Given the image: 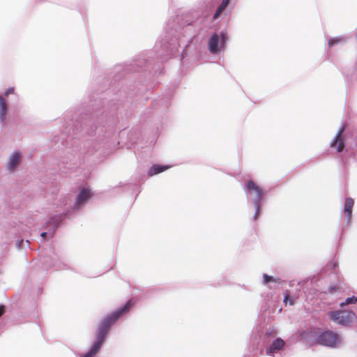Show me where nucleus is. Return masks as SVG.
<instances>
[{
  "label": "nucleus",
  "instance_id": "nucleus-7",
  "mask_svg": "<svg viewBox=\"0 0 357 357\" xmlns=\"http://www.w3.org/2000/svg\"><path fill=\"white\" fill-rule=\"evenodd\" d=\"M228 40L225 31H221L220 34L213 33L208 40V49L212 54H218L225 50Z\"/></svg>",
  "mask_w": 357,
  "mask_h": 357
},
{
  "label": "nucleus",
  "instance_id": "nucleus-23",
  "mask_svg": "<svg viewBox=\"0 0 357 357\" xmlns=\"http://www.w3.org/2000/svg\"><path fill=\"white\" fill-rule=\"evenodd\" d=\"M15 92L14 87H10L7 90L5 91L3 96L8 97L10 94H13Z\"/></svg>",
  "mask_w": 357,
  "mask_h": 357
},
{
  "label": "nucleus",
  "instance_id": "nucleus-8",
  "mask_svg": "<svg viewBox=\"0 0 357 357\" xmlns=\"http://www.w3.org/2000/svg\"><path fill=\"white\" fill-rule=\"evenodd\" d=\"M330 319L343 326H350L356 319V315L352 310H337L328 313Z\"/></svg>",
  "mask_w": 357,
  "mask_h": 357
},
{
  "label": "nucleus",
  "instance_id": "nucleus-10",
  "mask_svg": "<svg viewBox=\"0 0 357 357\" xmlns=\"http://www.w3.org/2000/svg\"><path fill=\"white\" fill-rule=\"evenodd\" d=\"M285 280L280 278L269 275L266 273L262 275L261 283L269 289H278L285 284Z\"/></svg>",
  "mask_w": 357,
  "mask_h": 357
},
{
  "label": "nucleus",
  "instance_id": "nucleus-17",
  "mask_svg": "<svg viewBox=\"0 0 357 357\" xmlns=\"http://www.w3.org/2000/svg\"><path fill=\"white\" fill-rule=\"evenodd\" d=\"M347 42V38L343 36H339L336 37L331 38L328 42V45L329 47H332L339 43H345Z\"/></svg>",
  "mask_w": 357,
  "mask_h": 357
},
{
  "label": "nucleus",
  "instance_id": "nucleus-2",
  "mask_svg": "<svg viewBox=\"0 0 357 357\" xmlns=\"http://www.w3.org/2000/svg\"><path fill=\"white\" fill-rule=\"evenodd\" d=\"M134 305L132 300L128 301L123 306L103 317L98 326L96 340L90 349L81 357H94L102 346L111 327L123 316L126 314Z\"/></svg>",
  "mask_w": 357,
  "mask_h": 357
},
{
  "label": "nucleus",
  "instance_id": "nucleus-26",
  "mask_svg": "<svg viewBox=\"0 0 357 357\" xmlns=\"http://www.w3.org/2000/svg\"><path fill=\"white\" fill-rule=\"evenodd\" d=\"M4 312V306L3 305H0V317Z\"/></svg>",
  "mask_w": 357,
  "mask_h": 357
},
{
  "label": "nucleus",
  "instance_id": "nucleus-13",
  "mask_svg": "<svg viewBox=\"0 0 357 357\" xmlns=\"http://www.w3.org/2000/svg\"><path fill=\"white\" fill-rule=\"evenodd\" d=\"M354 204V201L351 197H347L345 199L344 212L347 215V225H349L351 222Z\"/></svg>",
  "mask_w": 357,
  "mask_h": 357
},
{
  "label": "nucleus",
  "instance_id": "nucleus-28",
  "mask_svg": "<svg viewBox=\"0 0 357 357\" xmlns=\"http://www.w3.org/2000/svg\"><path fill=\"white\" fill-rule=\"evenodd\" d=\"M272 333V331H270V329H268L267 331H266V334L267 335H271Z\"/></svg>",
  "mask_w": 357,
  "mask_h": 357
},
{
  "label": "nucleus",
  "instance_id": "nucleus-24",
  "mask_svg": "<svg viewBox=\"0 0 357 357\" xmlns=\"http://www.w3.org/2000/svg\"><path fill=\"white\" fill-rule=\"evenodd\" d=\"M230 0H222L221 4H222L225 6H227Z\"/></svg>",
  "mask_w": 357,
  "mask_h": 357
},
{
  "label": "nucleus",
  "instance_id": "nucleus-27",
  "mask_svg": "<svg viewBox=\"0 0 357 357\" xmlns=\"http://www.w3.org/2000/svg\"><path fill=\"white\" fill-rule=\"evenodd\" d=\"M48 266H57L58 268H59V266L56 265L55 264H51Z\"/></svg>",
  "mask_w": 357,
  "mask_h": 357
},
{
  "label": "nucleus",
  "instance_id": "nucleus-19",
  "mask_svg": "<svg viewBox=\"0 0 357 357\" xmlns=\"http://www.w3.org/2000/svg\"><path fill=\"white\" fill-rule=\"evenodd\" d=\"M226 8V6L220 3V5L218 6L213 15V19H217L219 17V15L225 10Z\"/></svg>",
  "mask_w": 357,
  "mask_h": 357
},
{
  "label": "nucleus",
  "instance_id": "nucleus-21",
  "mask_svg": "<svg viewBox=\"0 0 357 357\" xmlns=\"http://www.w3.org/2000/svg\"><path fill=\"white\" fill-rule=\"evenodd\" d=\"M283 301L285 305L289 303L290 305H294L295 302L294 299L293 298H290L288 294H285Z\"/></svg>",
  "mask_w": 357,
  "mask_h": 357
},
{
  "label": "nucleus",
  "instance_id": "nucleus-25",
  "mask_svg": "<svg viewBox=\"0 0 357 357\" xmlns=\"http://www.w3.org/2000/svg\"><path fill=\"white\" fill-rule=\"evenodd\" d=\"M188 45H189L188 44H186V45H185V46H184V48H183V52H182V54H181V56H182V57H183V58L185 56V55H184V54H185V50L187 49V47H188Z\"/></svg>",
  "mask_w": 357,
  "mask_h": 357
},
{
  "label": "nucleus",
  "instance_id": "nucleus-15",
  "mask_svg": "<svg viewBox=\"0 0 357 357\" xmlns=\"http://www.w3.org/2000/svg\"><path fill=\"white\" fill-rule=\"evenodd\" d=\"M169 168L168 165H153L148 171V175L150 176H153L158 174H160Z\"/></svg>",
  "mask_w": 357,
  "mask_h": 357
},
{
  "label": "nucleus",
  "instance_id": "nucleus-29",
  "mask_svg": "<svg viewBox=\"0 0 357 357\" xmlns=\"http://www.w3.org/2000/svg\"><path fill=\"white\" fill-rule=\"evenodd\" d=\"M44 262H45V263H47V258L44 259Z\"/></svg>",
  "mask_w": 357,
  "mask_h": 357
},
{
  "label": "nucleus",
  "instance_id": "nucleus-1",
  "mask_svg": "<svg viewBox=\"0 0 357 357\" xmlns=\"http://www.w3.org/2000/svg\"><path fill=\"white\" fill-rule=\"evenodd\" d=\"M195 36L191 24H188L181 27L180 25L175 26L174 22L169 21L166 35L160 44L161 59L165 60L172 56L182 44L185 42L189 43Z\"/></svg>",
  "mask_w": 357,
  "mask_h": 357
},
{
  "label": "nucleus",
  "instance_id": "nucleus-4",
  "mask_svg": "<svg viewBox=\"0 0 357 357\" xmlns=\"http://www.w3.org/2000/svg\"><path fill=\"white\" fill-rule=\"evenodd\" d=\"M244 192L247 195L248 199H250L255 206V213L253 219L257 220L260 215V210L263 204L265 193L263 189L252 180H250L245 183Z\"/></svg>",
  "mask_w": 357,
  "mask_h": 357
},
{
  "label": "nucleus",
  "instance_id": "nucleus-12",
  "mask_svg": "<svg viewBox=\"0 0 357 357\" xmlns=\"http://www.w3.org/2000/svg\"><path fill=\"white\" fill-rule=\"evenodd\" d=\"M284 341L280 337L276 338L272 344L266 349V354L273 357H278L275 354H278V351L281 350L284 346Z\"/></svg>",
  "mask_w": 357,
  "mask_h": 357
},
{
  "label": "nucleus",
  "instance_id": "nucleus-14",
  "mask_svg": "<svg viewBox=\"0 0 357 357\" xmlns=\"http://www.w3.org/2000/svg\"><path fill=\"white\" fill-rule=\"evenodd\" d=\"M8 105L6 99L0 95V123L3 126L7 119Z\"/></svg>",
  "mask_w": 357,
  "mask_h": 357
},
{
  "label": "nucleus",
  "instance_id": "nucleus-20",
  "mask_svg": "<svg viewBox=\"0 0 357 357\" xmlns=\"http://www.w3.org/2000/svg\"><path fill=\"white\" fill-rule=\"evenodd\" d=\"M29 240H26L25 242L24 241L23 239L20 240V241H17L16 242V247L17 248H24V244H26L27 247L29 246Z\"/></svg>",
  "mask_w": 357,
  "mask_h": 357
},
{
  "label": "nucleus",
  "instance_id": "nucleus-3",
  "mask_svg": "<svg viewBox=\"0 0 357 357\" xmlns=\"http://www.w3.org/2000/svg\"><path fill=\"white\" fill-rule=\"evenodd\" d=\"M82 130H85L89 135H98L97 139L88 140L84 146V154L93 155L101 147L100 144L104 146L106 145L107 142L103 141L113 133L114 128L110 125L107 126L105 124L102 125V119H99L96 116V119L93 118L89 120L82 127Z\"/></svg>",
  "mask_w": 357,
  "mask_h": 357
},
{
  "label": "nucleus",
  "instance_id": "nucleus-6",
  "mask_svg": "<svg viewBox=\"0 0 357 357\" xmlns=\"http://www.w3.org/2000/svg\"><path fill=\"white\" fill-rule=\"evenodd\" d=\"M91 197L92 194L89 189L85 188H82L70 208L61 214L63 218H66L76 213L87 204Z\"/></svg>",
  "mask_w": 357,
  "mask_h": 357
},
{
  "label": "nucleus",
  "instance_id": "nucleus-30",
  "mask_svg": "<svg viewBox=\"0 0 357 357\" xmlns=\"http://www.w3.org/2000/svg\"><path fill=\"white\" fill-rule=\"evenodd\" d=\"M354 158L357 160V156L356 155H354Z\"/></svg>",
  "mask_w": 357,
  "mask_h": 357
},
{
  "label": "nucleus",
  "instance_id": "nucleus-22",
  "mask_svg": "<svg viewBox=\"0 0 357 357\" xmlns=\"http://www.w3.org/2000/svg\"><path fill=\"white\" fill-rule=\"evenodd\" d=\"M336 291H340V288L336 285L329 286L327 289V293L333 294Z\"/></svg>",
  "mask_w": 357,
  "mask_h": 357
},
{
  "label": "nucleus",
  "instance_id": "nucleus-18",
  "mask_svg": "<svg viewBox=\"0 0 357 357\" xmlns=\"http://www.w3.org/2000/svg\"><path fill=\"white\" fill-rule=\"evenodd\" d=\"M356 302H357V297L353 296L351 297H348L344 302L340 303V305L341 307H343L346 305L356 303Z\"/></svg>",
  "mask_w": 357,
  "mask_h": 357
},
{
  "label": "nucleus",
  "instance_id": "nucleus-5",
  "mask_svg": "<svg viewBox=\"0 0 357 357\" xmlns=\"http://www.w3.org/2000/svg\"><path fill=\"white\" fill-rule=\"evenodd\" d=\"M314 340L317 344L334 349H340L344 344L342 336L330 329L317 332L314 335Z\"/></svg>",
  "mask_w": 357,
  "mask_h": 357
},
{
  "label": "nucleus",
  "instance_id": "nucleus-16",
  "mask_svg": "<svg viewBox=\"0 0 357 357\" xmlns=\"http://www.w3.org/2000/svg\"><path fill=\"white\" fill-rule=\"evenodd\" d=\"M20 160V154L17 152L13 153L7 164V167L10 171H13L18 165Z\"/></svg>",
  "mask_w": 357,
  "mask_h": 357
},
{
  "label": "nucleus",
  "instance_id": "nucleus-11",
  "mask_svg": "<svg viewBox=\"0 0 357 357\" xmlns=\"http://www.w3.org/2000/svg\"><path fill=\"white\" fill-rule=\"evenodd\" d=\"M345 130L346 126L343 125L342 127L340 128L334 139L331 142V148L332 149H335L337 153L342 152L345 147V143L342 138V134Z\"/></svg>",
  "mask_w": 357,
  "mask_h": 357
},
{
  "label": "nucleus",
  "instance_id": "nucleus-9",
  "mask_svg": "<svg viewBox=\"0 0 357 357\" xmlns=\"http://www.w3.org/2000/svg\"><path fill=\"white\" fill-rule=\"evenodd\" d=\"M63 218H64L61 214L52 216L47 222V227L48 231L42 232L40 234L41 237L45 238L47 235L52 237Z\"/></svg>",
  "mask_w": 357,
  "mask_h": 357
}]
</instances>
